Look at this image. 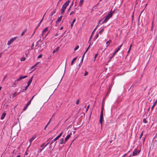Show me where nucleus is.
Segmentation results:
<instances>
[{"label": "nucleus", "instance_id": "19", "mask_svg": "<svg viewBox=\"0 0 157 157\" xmlns=\"http://www.w3.org/2000/svg\"><path fill=\"white\" fill-rule=\"evenodd\" d=\"M84 2V0H80L79 2V6H81L83 4Z\"/></svg>", "mask_w": 157, "mask_h": 157}, {"label": "nucleus", "instance_id": "7", "mask_svg": "<svg viewBox=\"0 0 157 157\" xmlns=\"http://www.w3.org/2000/svg\"><path fill=\"white\" fill-rule=\"evenodd\" d=\"M19 80L18 79L16 80L12 85V87H14L16 86V84L18 83V81Z\"/></svg>", "mask_w": 157, "mask_h": 157}, {"label": "nucleus", "instance_id": "25", "mask_svg": "<svg viewBox=\"0 0 157 157\" xmlns=\"http://www.w3.org/2000/svg\"><path fill=\"white\" fill-rule=\"evenodd\" d=\"M29 105H28L27 104H26L25 106H24V108H23V110L24 111H25V110L26 109H27L28 107V106Z\"/></svg>", "mask_w": 157, "mask_h": 157}, {"label": "nucleus", "instance_id": "20", "mask_svg": "<svg viewBox=\"0 0 157 157\" xmlns=\"http://www.w3.org/2000/svg\"><path fill=\"white\" fill-rule=\"evenodd\" d=\"M62 18V16H61L60 17H59L58 18L57 20V21H56V23L60 22Z\"/></svg>", "mask_w": 157, "mask_h": 157}, {"label": "nucleus", "instance_id": "64", "mask_svg": "<svg viewBox=\"0 0 157 157\" xmlns=\"http://www.w3.org/2000/svg\"><path fill=\"white\" fill-rule=\"evenodd\" d=\"M50 121H49L47 125H48L50 123Z\"/></svg>", "mask_w": 157, "mask_h": 157}, {"label": "nucleus", "instance_id": "61", "mask_svg": "<svg viewBox=\"0 0 157 157\" xmlns=\"http://www.w3.org/2000/svg\"><path fill=\"white\" fill-rule=\"evenodd\" d=\"M34 95L33 96L32 98L30 99V100H31V101H32V100L33 99V98L34 97Z\"/></svg>", "mask_w": 157, "mask_h": 157}, {"label": "nucleus", "instance_id": "26", "mask_svg": "<svg viewBox=\"0 0 157 157\" xmlns=\"http://www.w3.org/2000/svg\"><path fill=\"white\" fill-rule=\"evenodd\" d=\"M27 29H25V30L23 31L21 34V36H23L24 34L26 32V31Z\"/></svg>", "mask_w": 157, "mask_h": 157}, {"label": "nucleus", "instance_id": "41", "mask_svg": "<svg viewBox=\"0 0 157 157\" xmlns=\"http://www.w3.org/2000/svg\"><path fill=\"white\" fill-rule=\"evenodd\" d=\"M123 45V44H121L120 46H118V48H117V49H119V51L120 50V48H121V47Z\"/></svg>", "mask_w": 157, "mask_h": 157}, {"label": "nucleus", "instance_id": "39", "mask_svg": "<svg viewBox=\"0 0 157 157\" xmlns=\"http://www.w3.org/2000/svg\"><path fill=\"white\" fill-rule=\"evenodd\" d=\"M88 74V72L87 71H86L85 72V74H84V76H86V75H87Z\"/></svg>", "mask_w": 157, "mask_h": 157}, {"label": "nucleus", "instance_id": "35", "mask_svg": "<svg viewBox=\"0 0 157 157\" xmlns=\"http://www.w3.org/2000/svg\"><path fill=\"white\" fill-rule=\"evenodd\" d=\"M31 101H31V100H30L26 104H27L28 105H30L31 103Z\"/></svg>", "mask_w": 157, "mask_h": 157}, {"label": "nucleus", "instance_id": "23", "mask_svg": "<svg viewBox=\"0 0 157 157\" xmlns=\"http://www.w3.org/2000/svg\"><path fill=\"white\" fill-rule=\"evenodd\" d=\"M36 135H34L30 139V140L33 141L35 139H36Z\"/></svg>", "mask_w": 157, "mask_h": 157}, {"label": "nucleus", "instance_id": "24", "mask_svg": "<svg viewBox=\"0 0 157 157\" xmlns=\"http://www.w3.org/2000/svg\"><path fill=\"white\" fill-rule=\"evenodd\" d=\"M44 143H43L40 145V147L42 148L43 149H44L45 148V147H46V146H45V145H44Z\"/></svg>", "mask_w": 157, "mask_h": 157}, {"label": "nucleus", "instance_id": "30", "mask_svg": "<svg viewBox=\"0 0 157 157\" xmlns=\"http://www.w3.org/2000/svg\"><path fill=\"white\" fill-rule=\"evenodd\" d=\"M29 54V52L28 51H26L25 53V55L27 57L28 56V55Z\"/></svg>", "mask_w": 157, "mask_h": 157}, {"label": "nucleus", "instance_id": "54", "mask_svg": "<svg viewBox=\"0 0 157 157\" xmlns=\"http://www.w3.org/2000/svg\"><path fill=\"white\" fill-rule=\"evenodd\" d=\"M90 45H89V47H88V48H87L86 50V51H88L89 48H90Z\"/></svg>", "mask_w": 157, "mask_h": 157}, {"label": "nucleus", "instance_id": "22", "mask_svg": "<svg viewBox=\"0 0 157 157\" xmlns=\"http://www.w3.org/2000/svg\"><path fill=\"white\" fill-rule=\"evenodd\" d=\"M157 102V100H156V101L154 102L153 105H152V106L151 107V111H152V110H153V108L154 107L155 105L156 104Z\"/></svg>", "mask_w": 157, "mask_h": 157}, {"label": "nucleus", "instance_id": "47", "mask_svg": "<svg viewBox=\"0 0 157 157\" xmlns=\"http://www.w3.org/2000/svg\"><path fill=\"white\" fill-rule=\"evenodd\" d=\"M89 105H88L87 106L86 109V111H88V110L89 108Z\"/></svg>", "mask_w": 157, "mask_h": 157}, {"label": "nucleus", "instance_id": "8", "mask_svg": "<svg viewBox=\"0 0 157 157\" xmlns=\"http://www.w3.org/2000/svg\"><path fill=\"white\" fill-rule=\"evenodd\" d=\"M27 76L26 75H25V76H23L22 75H21V76H20L19 78L17 79L19 81V80H21L22 79L25 78H26L27 77Z\"/></svg>", "mask_w": 157, "mask_h": 157}, {"label": "nucleus", "instance_id": "53", "mask_svg": "<svg viewBox=\"0 0 157 157\" xmlns=\"http://www.w3.org/2000/svg\"><path fill=\"white\" fill-rule=\"evenodd\" d=\"M48 33H49V32H48V33H47L46 34L45 36L44 37V38H44V39L45 38V37H46V36H47V35H48Z\"/></svg>", "mask_w": 157, "mask_h": 157}, {"label": "nucleus", "instance_id": "33", "mask_svg": "<svg viewBox=\"0 0 157 157\" xmlns=\"http://www.w3.org/2000/svg\"><path fill=\"white\" fill-rule=\"evenodd\" d=\"M79 48V46L77 45L76 47L74 48V50L76 51Z\"/></svg>", "mask_w": 157, "mask_h": 157}, {"label": "nucleus", "instance_id": "2", "mask_svg": "<svg viewBox=\"0 0 157 157\" xmlns=\"http://www.w3.org/2000/svg\"><path fill=\"white\" fill-rule=\"evenodd\" d=\"M70 2V0H68L63 5L62 8L66 9Z\"/></svg>", "mask_w": 157, "mask_h": 157}, {"label": "nucleus", "instance_id": "49", "mask_svg": "<svg viewBox=\"0 0 157 157\" xmlns=\"http://www.w3.org/2000/svg\"><path fill=\"white\" fill-rule=\"evenodd\" d=\"M39 41H37L36 43V46H37L38 45V44H39V43H38V42H39Z\"/></svg>", "mask_w": 157, "mask_h": 157}, {"label": "nucleus", "instance_id": "36", "mask_svg": "<svg viewBox=\"0 0 157 157\" xmlns=\"http://www.w3.org/2000/svg\"><path fill=\"white\" fill-rule=\"evenodd\" d=\"M143 122L145 124L147 123V121L145 119H144L143 120Z\"/></svg>", "mask_w": 157, "mask_h": 157}, {"label": "nucleus", "instance_id": "38", "mask_svg": "<svg viewBox=\"0 0 157 157\" xmlns=\"http://www.w3.org/2000/svg\"><path fill=\"white\" fill-rule=\"evenodd\" d=\"M42 54H40L37 57V58H41L42 57Z\"/></svg>", "mask_w": 157, "mask_h": 157}, {"label": "nucleus", "instance_id": "60", "mask_svg": "<svg viewBox=\"0 0 157 157\" xmlns=\"http://www.w3.org/2000/svg\"><path fill=\"white\" fill-rule=\"evenodd\" d=\"M7 44L9 45H10V40L8 41Z\"/></svg>", "mask_w": 157, "mask_h": 157}, {"label": "nucleus", "instance_id": "63", "mask_svg": "<svg viewBox=\"0 0 157 157\" xmlns=\"http://www.w3.org/2000/svg\"><path fill=\"white\" fill-rule=\"evenodd\" d=\"M28 155V153H27V152H25V155Z\"/></svg>", "mask_w": 157, "mask_h": 157}, {"label": "nucleus", "instance_id": "6", "mask_svg": "<svg viewBox=\"0 0 157 157\" xmlns=\"http://www.w3.org/2000/svg\"><path fill=\"white\" fill-rule=\"evenodd\" d=\"M119 49H117L114 52H113V55H112V56L110 57V59H112L113 57H114V56H115V55L116 54L117 52H118V51H119Z\"/></svg>", "mask_w": 157, "mask_h": 157}, {"label": "nucleus", "instance_id": "51", "mask_svg": "<svg viewBox=\"0 0 157 157\" xmlns=\"http://www.w3.org/2000/svg\"><path fill=\"white\" fill-rule=\"evenodd\" d=\"M62 132H61L59 134L58 136H59V137H60L62 135Z\"/></svg>", "mask_w": 157, "mask_h": 157}, {"label": "nucleus", "instance_id": "13", "mask_svg": "<svg viewBox=\"0 0 157 157\" xmlns=\"http://www.w3.org/2000/svg\"><path fill=\"white\" fill-rule=\"evenodd\" d=\"M63 141L64 139L63 138L60 139L59 140V144H62L63 143H65V142H64Z\"/></svg>", "mask_w": 157, "mask_h": 157}, {"label": "nucleus", "instance_id": "18", "mask_svg": "<svg viewBox=\"0 0 157 157\" xmlns=\"http://www.w3.org/2000/svg\"><path fill=\"white\" fill-rule=\"evenodd\" d=\"M48 30V28L47 27L46 28L44 29L42 31V33H44V34Z\"/></svg>", "mask_w": 157, "mask_h": 157}, {"label": "nucleus", "instance_id": "12", "mask_svg": "<svg viewBox=\"0 0 157 157\" xmlns=\"http://www.w3.org/2000/svg\"><path fill=\"white\" fill-rule=\"evenodd\" d=\"M54 142L53 140L49 141L45 145V146H47L48 144L51 145Z\"/></svg>", "mask_w": 157, "mask_h": 157}, {"label": "nucleus", "instance_id": "32", "mask_svg": "<svg viewBox=\"0 0 157 157\" xmlns=\"http://www.w3.org/2000/svg\"><path fill=\"white\" fill-rule=\"evenodd\" d=\"M132 47V45H131L130 46V47H129V48L128 50V52H127V53L128 54L129 53V52H130V50L131 49Z\"/></svg>", "mask_w": 157, "mask_h": 157}, {"label": "nucleus", "instance_id": "45", "mask_svg": "<svg viewBox=\"0 0 157 157\" xmlns=\"http://www.w3.org/2000/svg\"><path fill=\"white\" fill-rule=\"evenodd\" d=\"M29 86H28L27 85L26 87H25V88L23 90H27V88Z\"/></svg>", "mask_w": 157, "mask_h": 157}, {"label": "nucleus", "instance_id": "3", "mask_svg": "<svg viewBox=\"0 0 157 157\" xmlns=\"http://www.w3.org/2000/svg\"><path fill=\"white\" fill-rule=\"evenodd\" d=\"M113 12H110L108 13L106 16V17L108 18V19H109L112 16Z\"/></svg>", "mask_w": 157, "mask_h": 157}, {"label": "nucleus", "instance_id": "21", "mask_svg": "<svg viewBox=\"0 0 157 157\" xmlns=\"http://www.w3.org/2000/svg\"><path fill=\"white\" fill-rule=\"evenodd\" d=\"M111 42V40H109L108 41H107L106 42V44L107 45V47L109 45Z\"/></svg>", "mask_w": 157, "mask_h": 157}, {"label": "nucleus", "instance_id": "46", "mask_svg": "<svg viewBox=\"0 0 157 157\" xmlns=\"http://www.w3.org/2000/svg\"><path fill=\"white\" fill-rule=\"evenodd\" d=\"M143 132L141 133L140 135V136L139 137V138L140 139L141 138V137H142V136H143Z\"/></svg>", "mask_w": 157, "mask_h": 157}, {"label": "nucleus", "instance_id": "17", "mask_svg": "<svg viewBox=\"0 0 157 157\" xmlns=\"http://www.w3.org/2000/svg\"><path fill=\"white\" fill-rule=\"evenodd\" d=\"M56 13V10H54L50 13V16L52 17Z\"/></svg>", "mask_w": 157, "mask_h": 157}, {"label": "nucleus", "instance_id": "34", "mask_svg": "<svg viewBox=\"0 0 157 157\" xmlns=\"http://www.w3.org/2000/svg\"><path fill=\"white\" fill-rule=\"evenodd\" d=\"M96 29H97V27H96V28H95L93 30V31L92 33V35H93L94 34V33L95 32V31Z\"/></svg>", "mask_w": 157, "mask_h": 157}, {"label": "nucleus", "instance_id": "10", "mask_svg": "<svg viewBox=\"0 0 157 157\" xmlns=\"http://www.w3.org/2000/svg\"><path fill=\"white\" fill-rule=\"evenodd\" d=\"M17 37V36H15L13 38L10 39V43L15 41Z\"/></svg>", "mask_w": 157, "mask_h": 157}, {"label": "nucleus", "instance_id": "16", "mask_svg": "<svg viewBox=\"0 0 157 157\" xmlns=\"http://www.w3.org/2000/svg\"><path fill=\"white\" fill-rule=\"evenodd\" d=\"M71 136V135L69 134L65 138V141H67L69 139V138Z\"/></svg>", "mask_w": 157, "mask_h": 157}, {"label": "nucleus", "instance_id": "15", "mask_svg": "<svg viewBox=\"0 0 157 157\" xmlns=\"http://www.w3.org/2000/svg\"><path fill=\"white\" fill-rule=\"evenodd\" d=\"M109 20V19H108V18L106 17L104 19V21H103L102 22V24L105 23L107 22Z\"/></svg>", "mask_w": 157, "mask_h": 157}, {"label": "nucleus", "instance_id": "57", "mask_svg": "<svg viewBox=\"0 0 157 157\" xmlns=\"http://www.w3.org/2000/svg\"><path fill=\"white\" fill-rule=\"evenodd\" d=\"M74 13V11H71L70 13V15H71Z\"/></svg>", "mask_w": 157, "mask_h": 157}, {"label": "nucleus", "instance_id": "43", "mask_svg": "<svg viewBox=\"0 0 157 157\" xmlns=\"http://www.w3.org/2000/svg\"><path fill=\"white\" fill-rule=\"evenodd\" d=\"M44 34V33L42 32V33L40 35V37H41L43 36Z\"/></svg>", "mask_w": 157, "mask_h": 157}, {"label": "nucleus", "instance_id": "14", "mask_svg": "<svg viewBox=\"0 0 157 157\" xmlns=\"http://www.w3.org/2000/svg\"><path fill=\"white\" fill-rule=\"evenodd\" d=\"M75 21H76L75 18L73 20L72 22L71 23V28H72L73 27L74 24V23L75 22Z\"/></svg>", "mask_w": 157, "mask_h": 157}, {"label": "nucleus", "instance_id": "42", "mask_svg": "<svg viewBox=\"0 0 157 157\" xmlns=\"http://www.w3.org/2000/svg\"><path fill=\"white\" fill-rule=\"evenodd\" d=\"M33 142V141L32 140H31L30 139L29 140V142L30 143V144L29 146L28 147V148L30 147V146L31 144V143L32 142Z\"/></svg>", "mask_w": 157, "mask_h": 157}, {"label": "nucleus", "instance_id": "55", "mask_svg": "<svg viewBox=\"0 0 157 157\" xmlns=\"http://www.w3.org/2000/svg\"><path fill=\"white\" fill-rule=\"evenodd\" d=\"M73 4V2L72 3V5H71V6L69 8V9H68V11H69L71 9L72 6V4Z\"/></svg>", "mask_w": 157, "mask_h": 157}, {"label": "nucleus", "instance_id": "44", "mask_svg": "<svg viewBox=\"0 0 157 157\" xmlns=\"http://www.w3.org/2000/svg\"><path fill=\"white\" fill-rule=\"evenodd\" d=\"M40 63L39 62H38L37 63H36V64L34 65V66L35 67H36L37 65L39 63Z\"/></svg>", "mask_w": 157, "mask_h": 157}, {"label": "nucleus", "instance_id": "59", "mask_svg": "<svg viewBox=\"0 0 157 157\" xmlns=\"http://www.w3.org/2000/svg\"><path fill=\"white\" fill-rule=\"evenodd\" d=\"M35 32H36L35 30H34V32H33V34L32 36H31V37L34 34Z\"/></svg>", "mask_w": 157, "mask_h": 157}, {"label": "nucleus", "instance_id": "50", "mask_svg": "<svg viewBox=\"0 0 157 157\" xmlns=\"http://www.w3.org/2000/svg\"><path fill=\"white\" fill-rule=\"evenodd\" d=\"M44 15H44V16L42 18V19L41 20V21H40V22H40V23H41L42 22L43 19V18H44Z\"/></svg>", "mask_w": 157, "mask_h": 157}, {"label": "nucleus", "instance_id": "58", "mask_svg": "<svg viewBox=\"0 0 157 157\" xmlns=\"http://www.w3.org/2000/svg\"><path fill=\"white\" fill-rule=\"evenodd\" d=\"M48 126V125H46L45 126V127H44V130H45L46 129V128H47V126Z\"/></svg>", "mask_w": 157, "mask_h": 157}, {"label": "nucleus", "instance_id": "5", "mask_svg": "<svg viewBox=\"0 0 157 157\" xmlns=\"http://www.w3.org/2000/svg\"><path fill=\"white\" fill-rule=\"evenodd\" d=\"M33 78V76H32V77H31V78L29 79V81H28V82L27 83V85L28 86H29L30 85L32 82V81Z\"/></svg>", "mask_w": 157, "mask_h": 157}, {"label": "nucleus", "instance_id": "31", "mask_svg": "<svg viewBox=\"0 0 157 157\" xmlns=\"http://www.w3.org/2000/svg\"><path fill=\"white\" fill-rule=\"evenodd\" d=\"M65 10V9H62V8L61 10V13L63 14V13H64Z\"/></svg>", "mask_w": 157, "mask_h": 157}, {"label": "nucleus", "instance_id": "11", "mask_svg": "<svg viewBox=\"0 0 157 157\" xmlns=\"http://www.w3.org/2000/svg\"><path fill=\"white\" fill-rule=\"evenodd\" d=\"M77 58V57H76L74 58L72 60L71 63V65H72L74 62L76 60Z\"/></svg>", "mask_w": 157, "mask_h": 157}, {"label": "nucleus", "instance_id": "29", "mask_svg": "<svg viewBox=\"0 0 157 157\" xmlns=\"http://www.w3.org/2000/svg\"><path fill=\"white\" fill-rule=\"evenodd\" d=\"M59 48V47L57 48H56L53 51V53H54L56 52L58 50V49Z\"/></svg>", "mask_w": 157, "mask_h": 157}, {"label": "nucleus", "instance_id": "48", "mask_svg": "<svg viewBox=\"0 0 157 157\" xmlns=\"http://www.w3.org/2000/svg\"><path fill=\"white\" fill-rule=\"evenodd\" d=\"M98 54H95V56H94V59H95H95L97 57V56H98Z\"/></svg>", "mask_w": 157, "mask_h": 157}, {"label": "nucleus", "instance_id": "4", "mask_svg": "<svg viewBox=\"0 0 157 157\" xmlns=\"http://www.w3.org/2000/svg\"><path fill=\"white\" fill-rule=\"evenodd\" d=\"M140 152V150L137 151L136 150H135L133 151L132 153V155L133 156H135L139 154Z\"/></svg>", "mask_w": 157, "mask_h": 157}, {"label": "nucleus", "instance_id": "40", "mask_svg": "<svg viewBox=\"0 0 157 157\" xmlns=\"http://www.w3.org/2000/svg\"><path fill=\"white\" fill-rule=\"evenodd\" d=\"M79 99L77 100L76 102V104L78 105L79 103Z\"/></svg>", "mask_w": 157, "mask_h": 157}, {"label": "nucleus", "instance_id": "56", "mask_svg": "<svg viewBox=\"0 0 157 157\" xmlns=\"http://www.w3.org/2000/svg\"><path fill=\"white\" fill-rule=\"evenodd\" d=\"M98 34L96 35V36H95V38H97L98 37Z\"/></svg>", "mask_w": 157, "mask_h": 157}, {"label": "nucleus", "instance_id": "28", "mask_svg": "<svg viewBox=\"0 0 157 157\" xmlns=\"http://www.w3.org/2000/svg\"><path fill=\"white\" fill-rule=\"evenodd\" d=\"M25 59H26V58H25L24 57H22L21 59V61H25Z\"/></svg>", "mask_w": 157, "mask_h": 157}, {"label": "nucleus", "instance_id": "1", "mask_svg": "<svg viewBox=\"0 0 157 157\" xmlns=\"http://www.w3.org/2000/svg\"><path fill=\"white\" fill-rule=\"evenodd\" d=\"M103 119V109H102L101 110V113L100 114V117L99 120L100 123L102 125V121Z\"/></svg>", "mask_w": 157, "mask_h": 157}, {"label": "nucleus", "instance_id": "52", "mask_svg": "<svg viewBox=\"0 0 157 157\" xmlns=\"http://www.w3.org/2000/svg\"><path fill=\"white\" fill-rule=\"evenodd\" d=\"M41 23H40V22H39V23L38 24V25H37V27H38L40 25V24Z\"/></svg>", "mask_w": 157, "mask_h": 157}, {"label": "nucleus", "instance_id": "27", "mask_svg": "<svg viewBox=\"0 0 157 157\" xmlns=\"http://www.w3.org/2000/svg\"><path fill=\"white\" fill-rule=\"evenodd\" d=\"M59 137V136H57L56 137L54 140H52L54 142H55L56 141Z\"/></svg>", "mask_w": 157, "mask_h": 157}, {"label": "nucleus", "instance_id": "37", "mask_svg": "<svg viewBox=\"0 0 157 157\" xmlns=\"http://www.w3.org/2000/svg\"><path fill=\"white\" fill-rule=\"evenodd\" d=\"M16 95H17L16 93H13V97L14 98V97H15L16 96Z\"/></svg>", "mask_w": 157, "mask_h": 157}, {"label": "nucleus", "instance_id": "62", "mask_svg": "<svg viewBox=\"0 0 157 157\" xmlns=\"http://www.w3.org/2000/svg\"><path fill=\"white\" fill-rule=\"evenodd\" d=\"M35 67L33 66L31 67V69H33Z\"/></svg>", "mask_w": 157, "mask_h": 157}, {"label": "nucleus", "instance_id": "9", "mask_svg": "<svg viewBox=\"0 0 157 157\" xmlns=\"http://www.w3.org/2000/svg\"><path fill=\"white\" fill-rule=\"evenodd\" d=\"M6 113H3L2 115V116H1V119L2 120H3L4 118L6 116Z\"/></svg>", "mask_w": 157, "mask_h": 157}]
</instances>
